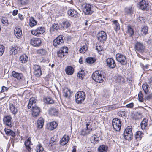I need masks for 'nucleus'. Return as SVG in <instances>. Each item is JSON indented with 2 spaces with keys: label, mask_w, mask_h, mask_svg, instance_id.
I'll list each match as a JSON object with an SVG mask.
<instances>
[{
  "label": "nucleus",
  "mask_w": 152,
  "mask_h": 152,
  "mask_svg": "<svg viewBox=\"0 0 152 152\" xmlns=\"http://www.w3.org/2000/svg\"><path fill=\"white\" fill-rule=\"evenodd\" d=\"M19 30V28L18 27H16L15 28L14 30L15 35L18 39L19 37V32H18Z\"/></svg>",
  "instance_id": "obj_53"
},
{
  "label": "nucleus",
  "mask_w": 152,
  "mask_h": 152,
  "mask_svg": "<svg viewBox=\"0 0 152 152\" xmlns=\"http://www.w3.org/2000/svg\"><path fill=\"white\" fill-rule=\"evenodd\" d=\"M70 140L69 136L66 134L64 135L61 139L59 141V144L61 146H64L67 144Z\"/></svg>",
  "instance_id": "obj_22"
},
{
  "label": "nucleus",
  "mask_w": 152,
  "mask_h": 152,
  "mask_svg": "<svg viewBox=\"0 0 152 152\" xmlns=\"http://www.w3.org/2000/svg\"><path fill=\"white\" fill-rule=\"evenodd\" d=\"M40 112L41 109L39 107L36 106L33 107L32 109V115L33 117H36L39 116Z\"/></svg>",
  "instance_id": "obj_23"
},
{
  "label": "nucleus",
  "mask_w": 152,
  "mask_h": 152,
  "mask_svg": "<svg viewBox=\"0 0 152 152\" xmlns=\"http://www.w3.org/2000/svg\"><path fill=\"white\" fill-rule=\"evenodd\" d=\"M112 125L115 130L116 131H119L121 128V122L118 118H115L112 120Z\"/></svg>",
  "instance_id": "obj_3"
},
{
  "label": "nucleus",
  "mask_w": 152,
  "mask_h": 152,
  "mask_svg": "<svg viewBox=\"0 0 152 152\" xmlns=\"http://www.w3.org/2000/svg\"><path fill=\"white\" fill-rule=\"evenodd\" d=\"M58 123L55 121L47 123L46 125L45 128L48 131H53L58 126Z\"/></svg>",
  "instance_id": "obj_14"
},
{
  "label": "nucleus",
  "mask_w": 152,
  "mask_h": 152,
  "mask_svg": "<svg viewBox=\"0 0 152 152\" xmlns=\"http://www.w3.org/2000/svg\"><path fill=\"white\" fill-rule=\"evenodd\" d=\"M142 87L145 93L146 94L148 93L150 89L147 83L143 84Z\"/></svg>",
  "instance_id": "obj_42"
},
{
  "label": "nucleus",
  "mask_w": 152,
  "mask_h": 152,
  "mask_svg": "<svg viewBox=\"0 0 152 152\" xmlns=\"http://www.w3.org/2000/svg\"><path fill=\"white\" fill-rule=\"evenodd\" d=\"M36 102V99L34 97L31 98L29 99V103L28 105V109H31L33 107L34 104Z\"/></svg>",
  "instance_id": "obj_38"
},
{
  "label": "nucleus",
  "mask_w": 152,
  "mask_h": 152,
  "mask_svg": "<svg viewBox=\"0 0 152 152\" xmlns=\"http://www.w3.org/2000/svg\"><path fill=\"white\" fill-rule=\"evenodd\" d=\"M30 43L33 46L37 48L41 46L42 42L40 38L33 37L30 39Z\"/></svg>",
  "instance_id": "obj_11"
},
{
  "label": "nucleus",
  "mask_w": 152,
  "mask_h": 152,
  "mask_svg": "<svg viewBox=\"0 0 152 152\" xmlns=\"http://www.w3.org/2000/svg\"><path fill=\"white\" fill-rule=\"evenodd\" d=\"M4 124L10 127H11L13 125L12 118L10 116H7L4 117L3 118Z\"/></svg>",
  "instance_id": "obj_18"
},
{
  "label": "nucleus",
  "mask_w": 152,
  "mask_h": 152,
  "mask_svg": "<svg viewBox=\"0 0 152 152\" xmlns=\"http://www.w3.org/2000/svg\"><path fill=\"white\" fill-rule=\"evenodd\" d=\"M33 74L36 77H39L42 75V71L41 66L35 64L33 65Z\"/></svg>",
  "instance_id": "obj_12"
},
{
  "label": "nucleus",
  "mask_w": 152,
  "mask_h": 152,
  "mask_svg": "<svg viewBox=\"0 0 152 152\" xmlns=\"http://www.w3.org/2000/svg\"><path fill=\"white\" fill-rule=\"evenodd\" d=\"M60 25L61 26V28L65 29L70 26L71 22L69 20H64L60 24Z\"/></svg>",
  "instance_id": "obj_26"
},
{
  "label": "nucleus",
  "mask_w": 152,
  "mask_h": 152,
  "mask_svg": "<svg viewBox=\"0 0 152 152\" xmlns=\"http://www.w3.org/2000/svg\"><path fill=\"white\" fill-rule=\"evenodd\" d=\"M86 128L85 129H83L82 130L81 132V135L85 136L89 134L92 131V128L90 126L89 123H87L86 124Z\"/></svg>",
  "instance_id": "obj_17"
},
{
  "label": "nucleus",
  "mask_w": 152,
  "mask_h": 152,
  "mask_svg": "<svg viewBox=\"0 0 152 152\" xmlns=\"http://www.w3.org/2000/svg\"><path fill=\"white\" fill-rule=\"evenodd\" d=\"M18 13V10H15L13 11L12 14L13 16H15Z\"/></svg>",
  "instance_id": "obj_64"
},
{
  "label": "nucleus",
  "mask_w": 152,
  "mask_h": 152,
  "mask_svg": "<svg viewBox=\"0 0 152 152\" xmlns=\"http://www.w3.org/2000/svg\"><path fill=\"white\" fill-rule=\"evenodd\" d=\"M20 1L21 4L25 5L29 3V0H20Z\"/></svg>",
  "instance_id": "obj_58"
},
{
  "label": "nucleus",
  "mask_w": 152,
  "mask_h": 152,
  "mask_svg": "<svg viewBox=\"0 0 152 152\" xmlns=\"http://www.w3.org/2000/svg\"><path fill=\"white\" fill-rule=\"evenodd\" d=\"M77 76L79 78L82 79L85 76L84 70H81L79 71L77 73Z\"/></svg>",
  "instance_id": "obj_46"
},
{
  "label": "nucleus",
  "mask_w": 152,
  "mask_h": 152,
  "mask_svg": "<svg viewBox=\"0 0 152 152\" xmlns=\"http://www.w3.org/2000/svg\"><path fill=\"white\" fill-rule=\"evenodd\" d=\"M24 145L25 149L22 150V152H31L32 151L31 146L33 145V144L31 137H28L25 140L24 142Z\"/></svg>",
  "instance_id": "obj_8"
},
{
  "label": "nucleus",
  "mask_w": 152,
  "mask_h": 152,
  "mask_svg": "<svg viewBox=\"0 0 152 152\" xmlns=\"http://www.w3.org/2000/svg\"><path fill=\"white\" fill-rule=\"evenodd\" d=\"M57 142V139L55 137H51L50 140V145L51 146L56 145Z\"/></svg>",
  "instance_id": "obj_41"
},
{
  "label": "nucleus",
  "mask_w": 152,
  "mask_h": 152,
  "mask_svg": "<svg viewBox=\"0 0 152 152\" xmlns=\"http://www.w3.org/2000/svg\"><path fill=\"white\" fill-rule=\"evenodd\" d=\"M48 113L51 116H57L59 114L58 109L54 107L50 108L48 111Z\"/></svg>",
  "instance_id": "obj_20"
},
{
  "label": "nucleus",
  "mask_w": 152,
  "mask_h": 152,
  "mask_svg": "<svg viewBox=\"0 0 152 152\" xmlns=\"http://www.w3.org/2000/svg\"><path fill=\"white\" fill-rule=\"evenodd\" d=\"M148 27L146 26H144L141 28V34L142 36H145L148 34Z\"/></svg>",
  "instance_id": "obj_30"
},
{
  "label": "nucleus",
  "mask_w": 152,
  "mask_h": 152,
  "mask_svg": "<svg viewBox=\"0 0 152 152\" xmlns=\"http://www.w3.org/2000/svg\"><path fill=\"white\" fill-rule=\"evenodd\" d=\"M29 25L30 27L32 28L37 24V21L33 17H31L29 19Z\"/></svg>",
  "instance_id": "obj_36"
},
{
  "label": "nucleus",
  "mask_w": 152,
  "mask_h": 152,
  "mask_svg": "<svg viewBox=\"0 0 152 152\" xmlns=\"http://www.w3.org/2000/svg\"><path fill=\"white\" fill-rule=\"evenodd\" d=\"M134 106V104L133 102H132L126 104V107L128 108H132Z\"/></svg>",
  "instance_id": "obj_59"
},
{
  "label": "nucleus",
  "mask_w": 152,
  "mask_h": 152,
  "mask_svg": "<svg viewBox=\"0 0 152 152\" xmlns=\"http://www.w3.org/2000/svg\"><path fill=\"white\" fill-rule=\"evenodd\" d=\"M28 60V57L25 54H23L20 57V61L22 63H26Z\"/></svg>",
  "instance_id": "obj_39"
},
{
  "label": "nucleus",
  "mask_w": 152,
  "mask_h": 152,
  "mask_svg": "<svg viewBox=\"0 0 152 152\" xmlns=\"http://www.w3.org/2000/svg\"><path fill=\"white\" fill-rule=\"evenodd\" d=\"M83 12L85 15H91L93 12L91 10V4H86L83 9Z\"/></svg>",
  "instance_id": "obj_19"
},
{
  "label": "nucleus",
  "mask_w": 152,
  "mask_h": 152,
  "mask_svg": "<svg viewBox=\"0 0 152 152\" xmlns=\"http://www.w3.org/2000/svg\"><path fill=\"white\" fill-rule=\"evenodd\" d=\"M6 134L7 135H10L12 137H14L15 135V133L14 132L10 129L5 128L4 129Z\"/></svg>",
  "instance_id": "obj_44"
},
{
  "label": "nucleus",
  "mask_w": 152,
  "mask_h": 152,
  "mask_svg": "<svg viewBox=\"0 0 152 152\" xmlns=\"http://www.w3.org/2000/svg\"><path fill=\"white\" fill-rule=\"evenodd\" d=\"M105 76V73L100 70H96L94 72L92 75V79L96 82L101 83L103 82Z\"/></svg>",
  "instance_id": "obj_1"
},
{
  "label": "nucleus",
  "mask_w": 152,
  "mask_h": 152,
  "mask_svg": "<svg viewBox=\"0 0 152 152\" xmlns=\"http://www.w3.org/2000/svg\"><path fill=\"white\" fill-rule=\"evenodd\" d=\"M144 134L142 132L140 131H137L135 135V137L137 141H140L141 140L142 137H143Z\"/></svg>",
  "instance_id": "obj_35"
},
{
  "label": "nucleus",
  "mask_w": 152,
  "mask_h": 152,
  "mask_svg": "<svg viewBox=\"0 0 152 152\" xmlns=\"http://www.w3.org/2000/svg\"><path fill=\"white\" fill-rule=\"evenodd\" d=\"M51 76L50 74L47 75L45 78V79L46 80L48 81L50 78V77Z\"/></svg>",
  "instance_id": "obj_63"
},
{
  "label": "nucleus",
  "mask_w": 152,
  "mask_h": 152,
  "mask_svg": "<svg viewBox=\"0 0 152 152\" xmlns=\"http://www.w3.org/2000/svg\"><path fill=\"white\" fill-rule=\"evenodd\" d=\"M88 48V47L87 45H83L79 50L80 53H85L87 50Z\"/></svg>",
  "instance_id": "obj_47"
},
{
  "label": "nucleus",
  "mask_w": 152,
  "mask_h": 152,
  "mask_svg": "<svg viewBox=\"0 0 152 152\" xmlns=\"http://www.w3.org/2000/svg\"><path fill=\"white\" fill-rule=\"evenodd\" d=\"M118 115L119 116H126V112L125 111H120L118 113Z\"/></svg>",
  "instance_id": "obj_52"
},
{
  "label": "nucleus",
  "mask_w": 152,
  "mask_h": 152,
  "mask_svg": "<svg viewBox=\"0 0 152 152\" xmlns=\"http://www.w3.org/2000/svg\"><path fill=\"white\" fill-rule=\"evenodd\" d=\"M67 12L68 14L71 17L75 18H77L79 17V13L76 10L72 8L68 9Z\"/></svg>",
  "instance_id": "obj_21"
},
{
  "label": "nucleus",
  "mask_w": 152,
  "mask_h": 152,
  "mask_svg": "<svg viewBox=\"0 0 152 152\" xmlns=\"http://www.w3.org/2000/svg\"><path fill=\"white\" fill-rule=\"evenodd\" d=\"M85 92L83 91H79L75 94V100L77 103H81L83 102L86 98Z\"/></svg>",
  "instance_id": "obj_4"
},
{
  "label": "nucleus",
  "mask_w": 152,
  "mask_h": 152,
  "mask_svg": "<svg viewBox=\"0 0 152 152\" xmlns=\"http://www.w3.org/2000/svg\"><path fill=\"white\" fill-rule=\"evenodd\" d=\"M96 61L95 58L91 57H88L86 59V62L90 64L95 62Z\"/></svg>",
  "instance_id": "obj_45"
},
{
  "label": "nucleus",
  "mask_w": 152,
  "mask_h": 152,
  "mask_svg": "<svg viewBox=\"0 0 152 152\" xmlns=\"http://www.w3.org/2000/svg\"><path fill=\"white\" fill-rule=\"evenodd\" d=\"M1 21L3 24L7 25L8 24V20L5 17H3L1 19Z\"/></svg>",
  "instance_id": "obj_56"
},
{
  "label": "nucleus",
  "mask_w": 152,
  "mask_h": 152,
  "mask_svg": "<svg viewBox=\"0 0 152 152\" xmlns=\"http://www.w3.org/2000/svg\"><path fill=\"white\" fill-rule=\"evenodd\" d=\"M45 28L43 26L38 27L35 29L31 30V32L32 35L39 37L45 32Z\"/></svg>",
  "instance_id": "obj_6"
},
{
  "label": "nucleus",
  "mask_w": 152,
  "mask_h": 152,
  "mask_svg": "<svg viewBox=\"0 0 152 152\" xmlns=\"http://www.w3.org/2000/svg\"><path fill=\"white\" fill-rule=\"evenodd\" d=\"M18 50H17L15 46H11L10 48V54L15 55L18 53Z\"/></svg>",
  "instance_id": "obj_43"
},
{
  "label": "nucleus",
  "mask_w": 152,
  "mask_h": 152,
  "mask_svg": "<svg viewBox=\"0 0 152 152\" xmlns=\"http://www.w3.org/2000/svg\"><path fill=\"white\" fill-rule=\"evenodd\" d=\"M64 91V96L66 98H69L70 96L71 93V91L70 89L66 88H65Z\"/></svg>",
  "instance_id": "obj_40"
},
{
  "label": "nucleus",
  "mask_w": 152,
  "mask_h": 152,
  "mask_svg": "<svg viewBox=\"0 0 152 152\" xmlns=\"http://www.w3.org/2000/svg\"><path fill=\"white\" fill-rule=\"evenodd\" d=\"M8 89V88L5 87L4 86H3L2 87V89L1 91V92H4V91H5L7 90Z\"/></svg>",
  "instance_id": "obj_62"
},
{
  "label": "nucleus",
  "mask_w": 152,
  "mask_h": 152,
  "mask_svg": "<svg viewBox=\"0 0 152 152\" xmlns=\"http://www.w3.org/2000/svg\"><path fill=\"white\" fill-rule=\"evenodd\" d=\"M44 119L41 117H39L37 121V127L39 129H42L44 125Z\"/></svg>",
  "instance_id": "obj_29"
},
{
  "label": "nucleus",
  "mask_w": 152,
  "mask_h": 152,
  "mask_svg": "<svg viewBox=\"0 0 152 152\" xmlns=\"http://www.w3.org/2000/svg\"><path fill=\"white\" fill-rule=\"evenodd\" d=\"M134 48L135 50L141 53L144 52L145 47L143 44L139 42H137L135 45Z\"/></svg>",
  "instance_id": "obj_16"
},
{
  "label": "nucleus",
  "mask_w": 152,
  "mask_h": 152,
  "mask_svg": "<svg viewBox=\"0 0 152 152\" xmlns=\"http://www.w3.org/2000/svg\"><path fill=\"white\" fill-rule=\"evenodd\" d=\"M96 50L97 51L98 53L100 55L102 54L103 53L104 50L103 47L100 44L97 43L96 46Z\"/></svg>",
  "instance_id": "obj_34"
},
{
  "label": "nucleus",
  "mask_w": 152,
  "mask_h": 152,
  "mask_svg": "<svg viewBox=\"0 0 152 152\" xmlns=\"http://www.w3.org/2000/svg\"><path fill=\"white\" fill-rule=\"evenodd\" d=\"M134 8L132 6L126 7L124 9L125 12L126 14L131 15L133 14Z\"/></svg>",
  "instance_id": "obj_32"
},
{
  "label": "nucleus",
  "mask_w": 152,
  "mask_h": 152,
  "mask_svg": "<svg viewBox=\"0 0 152 152\" xmlns=\"http://www.w3.org/2000/svg\"><path fill=\"white\" fill-rule=\"evenodd\" d=\"M127 31L126 33L130 37H132L134 34V31L133 28L130 25H129L127 26Z\"/></svg>",
  "instance_id": "obj_33"
},
{
  "label": "nucleus",
  "mask_w": 152,
  "mask_h": 152,
  "mask_svg": "<svg viewBox=\"0 0 152 152\" xmlns=\"http://www.w3.org/2000/svg\"><path fill=\"white\" fill-rule=\"evenodd\" d=\"M148 124V120L146 118L143 119L140 123L141 129L142 130H146Z\"/></svg>",
  "instance_id": "obj_25"
},
{
  "label": "nucleus",
  "mask_w": 152,
  "mask_h": 152,
  "mask_svg": "<svg viewBox=\"0 0 152 152\" xmlns=\"http://www.w3.org/2000/svg\"><path fill=\"white\" fill-rule=\"evenodd\" d=\"M116 81L118 83H124L125 79L122 76H118L117 77Z\"/></svg>",
  "instance_id": "obj_50"
},
{
  "label": "nucleus",
  "mask_w": 152,
  "mask_h": 152,
  "mask_svg": "<svg viewBox=\"0 0 152 152\" xmlns=\"http://www.w3.org/2000/svg\"><path fill=\"white\" fill-rule=\"evenodd\" d=\"M37 152H43L44 150L43 148L42 145L39 144L37 146Z\"/></svg>",
  "instance_id": "obj_51"
},
{
  "label": "nucleus",
  "mask_w": 152,
  "mask_h": 152,
  "mask_svg": "<svg viewBox=\"0 0 152 152\" xmlns=\"http://www.w3.org/2000/svg\"><path fill=\"white\" fill-rule=\"evenodd\" d=\"M64 36L62 35H59L53 41V45L56 48H58L64 43Z\"/></svg>",
  "instance_id": "obj_5"
},
{
  "label": "nucleus",
  "mask_w": 152,
  "mask_h": 152,
  "mask_svg": "<svg viewBox=\"0 0 152 152\" xmlns=\"http://www.w3.org/2000/svg\"><path fill=\"white\" fill-rule=\"evenodd\" d=\"M36 53L41 57H44L47 54V51L45 48H40L37 50Z\"/></svg>",
  "instance_id": "obj_24"
},
{
  "label": "nucleus",
  "mask_w": 152,
  "mask_h": 152,
  "mask_svg": "<svg viewBox=\"0 0 152 152\" xmlns=\"http://www.w3.org/2000/svg\"><path fill=\"white\" fill-rule=\"evenodd\" d=\"M117 61L122 65H124L127 64V61L125 56L120 53H118L115 55Z\"/></svg>",
  "instance_id": "obj_10"
},
{
  "label": "nucleus",
  "mask_w": 152,
  "mask_h": 152,
  "mask_svg": "<svg viewBox=\"0 0 152 152\" xmlns=\"http://www.w3.org/2000/svg\"><path fill=\"white\" fill-rule=\"evenodd\" d=\"M10 108L13 114H16L18 112L17 109L12 104L10 105Z\"/></svg>",
  "instance_id": "obj_49"
},
{
  "label": "nucleus",
  "mask_w": 152,
  "mask_h": 152,
  "mask_svg": "<svg viewBox=\"0 0 152 152\" xmlns=\"http://www.w3.org/2000/svg\"><path fill=\"white\" fill-rule=\"evenodd\" d=\"M138 100L140 102H143L144 100L143 98V95L142 94L141 91L139 92L138 94Z\"/></svg>",
  "instance_id": "obj_54"
},
{
  "label": "nucleus",
  "mask_w": 152,
  "mask_h": 152,
  "mask_svg": "<svg viewBox=\"0 0 152 152\" xmlns=\"http://www.w3.org/2000/svg\"><path fill=\"white\" fill-rule=\"evenodd\" d=\"M107 37L106 33L103 31H99L97 35L98 40L100 42H104L106 40Z\"/></svg>",
  "instance_id": "obj_13"
},
{
  "label": "nucleus",
  "mask_w": 152,
  "mask_h": 152,
  "mask_svg": "<svg viewBox=\"0 0 152 152\" xmlns=\"http://www.w3.org/2000/svg\"><path fill=\"white\" fill-rule=\"evenodd\" d=\"M4 47L2 45H0V56L3 54L4 51Z\"/></svg>",
  "instance_id": "obj_55"
},
{
  "label": "nucleus",
  "mask_w": 152,
  "mask_h": 152,
  "mask_svg": "<svg viewBox=\"0 0 152 152\" xmlns=\"http://www.w3.org/2000/svg\"><path fill=\"white\" fill-rule=\"evenodd\" d=\"M138 20H140L141 23H145V20L144 18L142 17H139L138 18Z\"/></svg>",
  "instance_id": "obj_61"
},
{
  "label": "nucleus",
  "mask_w": 152,
  "mask_h": 152,
  "mask_svg": "<svg viewBox=\"0 0 152 152\" xmlns=\"http://www.w3.org/2000/svg\"><path fill=\"white\" fill-rule=\"evenodd\" d=\"M132 127L131 126H128L125 129L124 132V138L127 140H131L132 138L133 134L132 132Z\"/></svg>",
  "instance_id": "obj_2"
},
{
  "label": "nucleus",
  "mask_w": 152,
  "mask_h": 152,
  "mask_svg": "<svg viewBox=\"0 0 152 152\" xmlns=\"http://www.w3.org/2000/svg\"><path fill=\"white\" fill-rule=\"evenodd\" d=\"M138 5L139 9L142 11H148L149 10V3L147 0H141Z\"/></svg>",
  "instance_id": "obj_9"
},
{
  "label": "nucleus",
  "mask_w": 152,
  "mask_h": 152,
  "mask_svg": "<svg viewBox=\"0 0 152 152\" xmlns=\"http://www.w3.org/2000/svg\"><path fill=\"white\" fill-rule=\"evenodd\" d=\"M58 26L57 24H53L50 28V32L51 33H52L54 31H56L58 30Z\"/></svg>",
  "instance_id": "obj_48"
},
{
  "label": "nucleus",
  "mask_w": 152,
  "mask_h": 152,
  "mask_svg": "<svg viewBox=\"0 0 152 152\" xmlns=\"http://www.w3.org/2000/svg\"><path fill=\"white\" fill-rule=\"evenodd\" d=\"M65 72L66 74L71 75L73 73L74 69L72 67L70 66H68L65 69Z\"/></svg>",
  "instance_id": "obj_37"
},
{
  "label": "nucleus",
  "mask_w": 152,
  "mask_h": 152,
  "mask_svg": "<svg viewBox=\"0 0 152 152\" xmlns=\"http://www.w3.org/2000/svg\"><path fill=\"white\" fill-rule=\"evenodd\" d=\"M107 146L102 145L99 146L98 149V152H107L108 150Z\"/></svg>",
  "instance_id": "obj_31"
},
{
  "label": "nucleus",
  "mask_w": 152,
  "mask_h": 152,
  "mask_svg": "<svg viewBox=\"0 0 152 152\" xmlns=\"http://www.w3.org/2000/svg\"><path fill=\"white\" fill-rule=\"evenodd\" d=\"M107 66L110 69H113L116 66L115 60L111 58H108L106 60Z\"/></svg>",
  "instance_id": "obj_15"
},
{
  "label": "nucleus",
  "mask_w": 152,
  "mask_h": 152,
  "mask_svg": "<svg viewBox=\"0 0 152 152\" xmlns=\"http://www.w3.org/2000/svg\"><path fill=\"white\" fill-rule=\"evenodd\" d=\"M12 75L14 77L16 78L18 80V79L19 73L13 71L12 72Z\"/></svg>",
  "instance_id": "obj_57"
},
{
  "label": "nucleus",
  "mask_w": 152,
  "mask_h": 152,
  "mask_svg": "<svg viewBox=\"0 0 152 152\" xmlns=\"http://www.w3.org/2000/svg\"><path fill=\"white\" fill-rule=\"evenodd\" d=\"M68 53V48L67 46H64L61 48L57 52V54L59 57L63 58L66 56Z\"/></svg>",
  "instance_id": "obj_7"
},
{
  "label": "nucleus",
  "mask_w": 152,
  "mask_h": 152,
  "mask_svg": "<svg viewBox=\"0 0 152 152\" xmlns=\"http://www.w3.org/2000/svg\"><path fill=\"white\" fill-rule=\"evenodd\" d=\"M112 22L114 29L116 32H117L120 29V24L117 20H113Z\"/></svg>",
  "instance_id": "obj_28"
},
{
  "label": "nucleus",
  "mask_w": 152,
  "mask_h": 152,
  "mask_svg": "<svg viewBox=\"0 0 152 152\" xmlns=\"http://www.w3.org/2000/svg\"><path fill=\"white\" fill-rule=\"evenodd\" d=\"M43 102L46 104H53L54 103V100L50 97H45L43 99Z\"/></svg>",
  "instance_id": "obj_27"
},
{
  "label": "nucleus",
  "mask_w": 152,
  "mask_h": 152,
  "mask_svg": "<svg viewBox=\"0 0 152 152\" xmlns=\"http://www.w3.org/2000/svg\"><path fill=\"white\" fill-rule=\"evenodd\" d=\"M95 136H96V138H94V139L93 140H91V142H94L95 141L96 143L97 142H98L99 141V137L97 136L95 134Z\"/></svg>",
  "instance_id": "obj_60"
}]
</instances>
